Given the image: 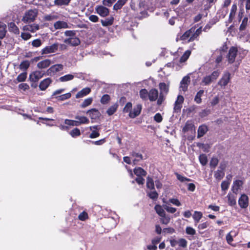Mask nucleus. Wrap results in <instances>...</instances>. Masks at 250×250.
<instances>
[{
    "instance_id": "1",
    "label": "nucleus",
    "mask_w": 250,
    "mask_h": 250,
    "mask_svg": "<svg viewBox=\"0 0 250 250\" xmlns=\"http://www.w3.org/2000/svg\"><path fill=\"white\" fill-rule=\"evenodd\" d=\"M38 14V11L37 9H30L24 13L22 21L24 23H30L34 21Z\"/></svg>"
},
{
    "instance_id": "2",
    "label": "nucleus",
    "mask_w": 250,
    "mask_h": 250,
    "mask_svg": "<svg viewBox=\"0 0 250 250\" xmlns=\"http://www.w3.org/2000/svg\"><path fill=\"white\" fill-rule=\"evenodd\" d=\"M218 71H213L211 75L204 77L201 82V84L203 85H209L212 82L215 80L219 76Z\"/></svg>"
},
{
    "instance_id": "3",
    "label": "nucleus",
    "mask_w": 250,
    "mask_h": 250,
    "mask_svg": "<svg viewBox=\"0 0 250 250\" xmlns=\"http://www.w3.org/2000/svg\"><path fill=\"white\" fill-rule=\"evenodd\" d=\"M59 43H54L50 45L46 46L41 50V54L47 55L55 53L58 49Z\"/></svg>"
},
{
    "instance_id": "4",
    "label": "nucleus",
    "mask_w": 250,
    "mask_h": 250,
    "mask_svg": "<svg viewBox=\"0 0 250 250\" xmlns=\"http://www.w3.org/2000/svg\"><path fill=\"white\" fill-rule=\"evenodd\" d=\"M45 75V73L44 72L41 70H36L30 73L29 79L31 82L36 83Z\"/></svg>"
},
{
    "instance_id": "5",
    "label": "nucleus",
    "mask_w": 250,
    "mask_h": 250,
    "mask_svg": "<svg viewBox=\"0 0 250 250\" xmlns=\"http://www.w3.org/2000/svg\"><path fill=\"white\" fill-rule=\"evenodd\" d=\"M237 52L238 50L237 48L234 46L230 47L227 56L229 63H232L234 62Z\"/></svg>"
},
{
    "instance_id": "6",
    "label": "nucleus",
    "mask_w": 250,
    "mask_h": 250,
    "mask_svg": "<svg viewBox=\"0 0 250 250\" xmlns=\"http://www.w3.org/2000/svg\"><path fill=\"white\" fill-rule=\"evenodd\" d=\"M96 12L102 17H105L109 14V10L103 5H97L95 7Z\"/></svg>"
},
{
    "instance_id": "7",
    "label": "nucleus",
    "mask_w": 250,
    "mask_h": 250,
    "mask_svg": "<svg viewBox=\"0 0 250 250\" xmlns=\"http://www.w3.org/2000/svg\"><path fill=\"white\" fill-rule=\"evenodd\" d=\"M190 81V77L189 76H185L180 82V91L186 92L188 90Z\"/></svg>"
},
{
    "instance_id": "8",
    "label": "nucleus",
    "mask_w": 250,
    "mask_h": 250,
    "mask_svg": "<svg viewBox=\"0 0 250 250\" xmlns=\"http://www.w3.org/2000/svg\"><path fill=\"white\" fill-rule=\"evenodd\" d=\"M230 79V74L229 72H225L222 78L218 82V84L221 87H225L229 83Z\"/></svg>"
},
{
    "instance_id": "9",
    "label": "nucleus",
    "mask_w": 250,
    "mask_h": 250,
    "mask_svg": "<svg viewBox=\"0 0 250 250\" xmlns=\"http://www.w3.org/2000/svg\"><path fill=\"white\" fill-rule=\"evenodd\" d=\"M238 204L242 208H246L249 205V197L244 194L241 195L238 200Z\"/></svg>"
},
{
    "instance_id": "10",
    "label": "nucleus",
    "mask_w": 250,
    "mask_h": 250,
    "mask_svg": "<svg viewBox=\"0 0 250 250\" xmlns=\"http://www.w3.org/2000/svg\"><path fill=\"white\" fill-rule=\"evenodd\" d=\"M52 80L50 78H47L42 80L39 85V88L42 91L46 90L52 83Z\"/></svg>"
},
{
    "instance_id": "11",
    "label": "nucleus",
    "mask_w": 250,
    "mask_h": 250,
    "mask_svg": "<svg viewBox=\"0 0 250 250\" xmlns=\"http://www.w3.org/2000/svg\"><path fill=\"white\" fill-rule=\"evenodd\" d=\"M63 69V65L62 64H57L51 66L47 70V73L48 75L54 74L62 70Z\"/></svg>"
},
{
    "instance_id": "12",
    "label": "nucleus",
    "mask_w": 250,
    "mask_h": 250,
    "mask_svg": "<svg viewBox=\"0 0 250 250\" xmlns=\"http://www.w3.org/2000/svg\"><path fill=\"white\" fill-rule=\"evenodd\" d=\"M63 42L64 43L72 46H78L81 43L79 38L77 37L65 39Z\"/></svg>"
},
{
    "instance_id": "13",
    "label": "nucleus",
    "mask_w": 250,
    "mask_h": 250,
    "mask_svg": "<svg viewBox=\"0 0 250 250\" xmlns=\"http://www.w3.org/2000/svg\"><path fill=\"white\" fill-rule=\"evenodd\" d=\"M142 105L141 104H137L134 107L133 109L130 111L129 113V117L131 118H135L138 116L141 111Z\"/></svg>"
},
{
    "instance_id": "14",
    "label": "nucleus",
    "mask_w": 250,
    "mask_h": 250,
    "mask_svg": "<svg viewBox=\"0 0 250 250\" xmlns=\"http://www.w3.org/2000/svg\"><path fill=\"white\" fill-rule=\"evenodd\" d=\"M54 27L56 30L70 28V25L63 21H58L54 23Z\"/></svg>"
},
{
    "instance_id": "15",
    "label": "nucleus",
    "mask_w": 250,
    "mask_h": 250,
    "mask_svg": "<svg viewBox=\"0 0 250 250\" xmlns=\"http://www.w3.org/2000/svg\"><path fill=\"white\" fill-rule=\"evenodd\" d=\"M194 32V28H191L189 30L187 31L185 33L181 36V39L182 40L184 41H187L188 42H193V41H190V38L192 36V32Z\"/></svg>"
},
{
    "instance_id": "16",
    "label": "nucleus",
    "mask_w": 250,
    "mask_h": 250,
    "mask_svg": "<svg viewBox=\"0 0 250 250\" xmlns=\"http://www.w3.org/2000/svg\"><path fill=\"white\" fill-rule=\"evenodd\" d=\"M51 63V61L47 59L39 62L37 64V66L39 69H45L49 67Z\"/></svg>"
},
{
    "instance_id": "17",
    "label": "nucleus",
    "mask_w": 250,
    "mask_h": 250,
    "mask_svg": "<svg viewBox=\"0 0 250 250\" xmlns=\"http://www.w3.org/2000/svg\"><path fill=\"white\" fill-rule=\"evenodd\" d=\"M77 126L82 124H88L89 123V119L85 116L77 115L75 117Z\"/></svg>"
},
{
    "instance_id": "18",
    "label": "nucleus",
    "mask_w": 250,
    "mask_h": 250,
    "mask_svg": "<svg viewBox=\"0 0 250 250\" xmlns=\"http://www.w3.org/2000/svg\"><path fill=\"white\" fill-rule=\"evenodd\" d=\"M158 97V91L155 88L151 89L148 92V99L150 101H155Z\"/></svg>"
},
{
    "instance_id": "19",
    "label": "nucleus",
    "mask_w": 250,
    "mask_h": 250,
    "mask_svg": "<svg viewBox=\"0 0 250 250\" xmlns=\"http://www.w3.org/2000/svg\"><path fill=\"white\" fill-rule=\"evenodd\" d=\"M87 114L89 115L91 119L94 120L99 118L101 115L100 112L95 108H92L91 109L88 110L87 111Z\"/></svg>"
},
{
    "instance_id": "20",
    "label": "nucleus",
    "mask_w": 250,
    "mask_h": 250,
    "mask_svg": "<svg viewBox=\"0 0 250 250\" xmlns=\"http://www.w3.org/2000/svg\"><path fill=\"white\" fill-rule=\"evenodd\" d=\"M39 29V26L37 24H33L31 25H26L23 27V30L24 31H30L34 33Z\"/></svg>"
},
{
    "instance_id": "21",
    "label": "nucleus",
    "mask_w": 250,
    "mask_h": 250,
    "mask_svg": "<svg viewBox=\"0 0 250 250\" xmlns=\"http://www.w3.org/2000/svg\"><path fill=\"white\" fill-rule=\"evenodd\" d=\"M90 92L91 89L89 87H85L77 93L76 95V98L77 99H79L89 94Z\"/></svg>"
},
{
    "instance_id": "22",
    "label": "nucleus",
    "mask_w": 250,
    "mask_h": 250,
    "mask_svg": "<svg viewBox=\"0 0 250 250\" xmlns=\"http://www.w3.org/2000/svg\"><path fill=\"white\" fill-rule=\"evenodd\" d=\"M237 11V5L236 4H233L231 8L230 12L229 15V18L228 22L230 23L232 21L235 15L236 12Z\"/></svg>"
},
{
    "instance_id": "23",
    "label": "nucleus",
    "mask_w": 250,
    "mask_h": 250,
    "mask_svg": "<svg viewBox=\"0 0 250 250\" xmlns=\"http://www.w3.org/2000/svg\"><path fill=\"white\" fill-rule=\"evenodd\" d=\"M243 182L242 180H237L233 182L232 190L233 192L236 193L242 186Z\"/></svg>"
},
{
    "instance_id": "24",
    "label": "nucleus",
    "mask_w": 250,
    "mask_h": 250,
    "mask_svg": "<svg viewBox=\"0 0 250 250\" xmlns=\"http://www.w3.org/2000/svg\"><path fill=\"white\" fill-rule=\"evenodd\" d=\"M208 129L206 125H200L198 129V134H197V137L198 138H201V137L203 136L208 131Z\"/></svg>"
},
{
    "instance_id": "25",
    "label": "nucleus",
    "mask_w": 250,
    "mask_h": 250,
    "mask_svg": "<svg viewBox=\"0 0 250 250\" xmlns=\"http://www.w3.org/2000/svg\"><path fill=\"white\" fill-rule=\"evenodd\" d=\"M194 28V32H192V35L190 38V41H194L197 39L198 36L201 34L202 32V27L196 29L195 26L192 27Z\"/></svg>"
},
{
    "instance_id": "26",
    "label": "nucleus",
    "mask_w": 250,
    "mask_h": 250,
    "mask_svg": "<svg viewBox=\"0 0 250 250\" xmlns=\"http://www.w3.org/2000/svg\"><path fill=\"white\" fill-rule=\"evenodd\" d=\"M131 156L134 158L133 164L136 165L137 162L140 161L143 159V156L141 154L136 152H132L131 153Z\"/></svg>"
},
{
    "instance_id": "27",
    "label": "nucleus",
    "mask_w": 250,
    "mask_h": 250,
    "mask_svg": "<svg viewBox=\"0 0 250 250\" xmlns=\"http://www.w3.org/2000/svg\"><path fill=\"white\" fill-rule=\"evenodd\" d=\"M134 174L137 176H145L146 175V172L140 167H138L134 169Z\"/></svg>"
},
{
    "instance_id": "28",
    "label": "nucleus",
    "mask_w": 250,
    "mask_h": 250,
    "mask_svg": "<svg viewBox=\"0 0 250 250\" xmlns=\"http://www.w3.org/2000/svg\"><path fill=\"white\" fill-rule=\"evenodd\" d=\"M127 0H118L113 6V10L117 11L122 8Z\"/></svg>"
},
{
    "instance_id": "29",
    "label": "nucleus",
    "mask_w": 250,
    "mask_h": 250,
    "mask_svg": "<svg viewBox=\"0 0 250 250\" xmlns=\"http://www.w3.org/2000/svg\"><path fill=\"white\" fill-rule=\"evenodd\" d=\"M74 76L72 74H66L59 78V81L61 82H66L72 80Z\"/></svg>"
},
{
    "instance_id": "30",
    "label": "nucleus",
    "mask_w": 250,
    "mask_h": 250,
    "mask_svg": "<svg viewBox=\"0 0 250 250\" xmlns=\"http://www.w3.org/2000/svg\"><path fill=\"white\" fill-rule=\"evenodd\" d=\"M118 104L117 103L110 106L107 110L106 113L109 116L113 115L117 110Z\"/></svg>"
},
{
    "instance_id": "31",
    "label": "nucleus",
    "mask_w": 250,
    "mask_h": 250,
    "mask_svg": "<svg viewBox=\"0 0 250 250\" xmlns=\"http://www.w3.org/2000/svg\"><path fill=\"white\" fill-rule=\"evenodd\" d=\"M183 130L185 132L188 131L189 130L195 131V127L193 124L191 122H187L183 128Z\"/></svg>"
},
{
    "instance_id": "32",
    "label": "nucleus",
    "mask_w": 250,
    "mask_h": 250,
    "mask_svg": "<svg viewBox=\"0 0 250 250\" xmlns=\"http://www.w3.org/2000/svg\"><path fill=\"white\" fill-rule=\"evenodd\" d=\"M140 98L144 101H146L148 99V92L146 89H142L139 91Z\"/></svg>"
},
{
    "instance_id": "33",
    "label": "nucleus",
    "mask_w": 250,
    "mask_h": 250,
    "mask_svg": "<svg viewBox=\"0 0 250 250\" xmlns=\"http://www.w3.org/2000/svg\"><path fill=\"white\" fill-rule=\"evenodd\" d=\"M155 210L157 213L161 217H164L166 215V213L162 206L157 205L155 206Z\"/></svg>"
},
{
    "instance_id": "34",
    "label": "nucleus",
    "mask_w": 250,
    "mask_h": 250,
    "mask_svg": "<svg viewBox=\"0 0 250 250\" xmlns=\"http://www.w3.org/2000/svg\"><path fill=\"white\" fill-rule=\"evenodd\" d=\"M114 19L113 17L107 18L105 20H101V22L103 26H108L111 25L113 23Z\"/></svg>"
},
{
    "instance_id": "35",
    "label": "nucleus",
    "mask_w": 250,
    "mask_h": 250,
    "mask_svg": "<svg viewBox=\"0 0 250 250\" xmlns=\"http://www.w3.org/2000/svg\"><path fill=\"white\" fill-rule=\"evenodd\" d=\"M214 176L216 179L220 180L224 177L225 172L222 170L218 169L214 172Z\"/></svg>"
},
{
    "instance_id": "36",
    "label": "nucleus",
    "mask_w": 250,
    "mask_h": 250,
    "mask_svg": "<svg viewBox=\"0 0 250 250\" xmlns=\"http://www.w3.org/2000/svg\"><path fill=\"white\" fill-rule=\"evenodd\" d=\"M159 88L161 91L160 94L165 93L167 94L168 91V87L166 83H161L159 84Z\"/></svg>"
},
{
    "instance_id": "37",
    "label": "nucleus",
    "mask_w": 250,
    "mask_h": 250,
    "mask_svg": "<svg viewBox=\"0 0 250 250\" xmlns=\"http://www.w3.org/2000/svg\"><path fill=\"white\" fill-rule=\"evenodd\" d=\"M204 91L203 90H200L196 94L194 98V101L197 104H200L202 102L201 97L203 95Z\"/></svg>"
},
{
    "instance_id": "38",
    "label": "nucleus",
    "mask_w": 250,
    "mask_h": 250,
    "mask_svg": "<svg viewBox=\"0 0 250 250\" xmlns=\"http://www.w3.org/2000/svg\"><path fill=\"white\" fill-rule=\"evenodd\" d=\"M71 0H54V5L57 6L67 5Z\"/></svg>"
},
{
    "instance_id": "39",
    "label": "nucleus",
    "mask_w": 250,
    "mask_h": 250,
    "mask_svg": "<svg viewBox=\"0 0 250 250\" xmlns=\"http://www.w3.org/2000/svg\"><path fill=\"white\" fill-rule=\"evenodd\" d=\"M227 197L228 198V204L229 206H233L236 204V198L234 195L229 194Z\"/></svg>"
},
{
    "instance_id": "40",
    "label": "nucleus",
    "mask_w": 250,
    "mask_h": 250,
    "mask_svg": "<svg viewBox=\"0 0 250 250\" xmlns=\"http://www.w3.org/2000/svg\"><path fill=\"white\" fill-rule=\"evenodd\" d=\"M203 216V214L200 211H195L193 215V218L196 223L199 222Z\"/></svg>"
},
{
    "instance_id": "41",
    "label": "nucleus",
    "mask_w": 250,
    "mask_h": 250,
    "mask_svg": "<svg viewBox=\"0 0 250 250\" xmlns=\"http://www.w3.org/2000/svg\"><path fill=\"white\" fill-rule=\"evenodd\" d=\"M190 54L191 51L190 50H187L181 57L180 59V62L182 63L186 62L189 58Z\"/></svg>"
},
{
    "instance_id": "42",
    "label": "nucleus",
    "mask_w": 250,
    "mask_h": 250,
    "mask_svg": "<svg viewBox=\"0 0 250 250\" xmlns=\"http://www.w3.org/2000/svg\"><path fill=\"white\" fill-rule=\"evenodd\" d=\"M146 187L148 188H149L151 190L154 189V181L152 178L151 177H148L147 178Z\"/></svg>"
},
{
    "instance_id": "43",
    "label": "nucleus",
    "mask_w": 250,
    "mask_h": 250,
    "mask_svg": "<svg viewBox=\"0 0 250 250\" xmlns=\"http://www.w3.org/2000/svg\"><path fill=\"white\" fill-rule=\"evenodd\" d=\"M27 78V73L26 72H23L19 74L17 79L16 81H17L18 82H23L25 81V80Z\"/></svg>"
},
{
    "instance_id": "44",
    "label": "nucleus",
    "mask_w": 250,
    "mask_h": 250,
    "mask_svg": "<svg viewBox=\"0 0 250 250\" xmlns=\"http://www.w3.org/2000/svg\"><path fill=\"white\" fill-rule=\"evenodd\" d=\"M178 245L179 247L186 248L188 245V241L184 238H180L178 240Z\"/></svg>"
},
{
    "instance_id": "45",
    "label": "nucleus",
    "mask_w": 250,
    "mask_h": 250,
    "mask_svg": "<svg viewBox=\"0 0 250 250\" xmlns=\"http://www.w3.org/2000/svg\"><path fill=\"white\" fill-rule=\"evenodd\" d=\"M30 62L27 61V60H25V61H24L23 62H22L20 66H19V67L20 68V69L21 70H26L28 69V68L30 66Z\"/></svg>"
},
{
    "instance_id": "46",
    "label": "nucleus",
    "mask_w": 250,
    "mask_h": 250,
    "mask_svg": "<svg viewBox=\"0 0 250 250\" xmlns=\"http://www.w3.org/2000/svg\"><path fill=\"white\" fill-rule=\"evenodd\" d=\"M69 134L73 138L79 136L81 135L80 130L78 128H75L70 131Z\"/></svg>"
},
{
    "instance_id": "47",
    "label": "nucleus",
    "mask_w": 250,
    "mask_h": 250,
    "mask_svg": "<svg viewBox=\"0 0 250 250\" xmlns=\"http://www.w3.org/2000/svg\"><path fill=\"white\" fill-rule=\"evenodd\" d=\"M6 32V25L0 23V39H3L5 37Z\"/></svg>"
},
{
    "instance_id": "48",
    "label": "nucleus",
    "mask_w": 250,
    "mask_h": 250,
    "mask_svg": "<svg viewBox=\"0 0 250 250\" xmlns=\"http://www.w3.org/2000/svg\"><path fill=\"white\" fill-rule=\"evenodd\" d=\"M71 96V94L70 93H67L60 96H57L56 97L58 101H64L66 99H69Z\"/></svg>"
},
{
    "instance_id": "49",
    "label": "nucleus",
    "mask_w": 250,
    "mask_h": 250,
    "mask_svg": "<svg viewBox=\"0 0 250 250\" xmlns=\"http://www.w3.org/2000/svg\"><path fill=\"white\" fill-rule=\"evenodd\" d=\"M92 101H93L92 98H87L83 101V102L81 104V106L82 108H84V107L89 105L90 104H91L92 102Z\"/></svg>"
},
{
    "instance_id": "50",
    "label": "nucleus",
    "mask_w": 250,
    "mask_h": 250,
    "mask_svg": "<svg viewBox=\"0 0 250 250\" xmlns=\"http://www.w3.org/2000/svg\"><path fill=\"white\" fill-rule=\"evenodd\" d=\"M64 34L66 37H69L68 38H71L76 37V32L75 30H66Z\"/></svg>"
},
{
    "instance_id": "51",
    "label": "nucleus",
    "mask_w": 250,
    "mask_h": 250,
    "mask_svg": "<svg viewBox=\"0 0 250 250\" xmlns=\"http://www.w3.org/2000/svg\"><path fill=\"white\" fill-rule=\"evenodd\" d=\"M58 18V16L55 15H46L44 16L43 19L46 21H52L57 20Z\"/></svg>"
},
{
    "instance_id": "52",
    "label": "nucleus",
    "mask_w": 250,
    "mask_h": 250,
    "mask_svg": "<svg viewBox=\"0 0 250 250\" xmlns=\"http://www.w3.org/2000/svg\"><path fill=\"white\" fill-rule=\"evenodd\" d=\"M200 162L203 166H205L208 162L207 157L205 154H201L199 157Z\"/></svg>"
},
{
    "instance_id": "53",
    "label": "nucleus",
    "mask_w": 250,
    "mask_h": 250,
    "mask_svg": "<svg viewBox=\"0 0 250 250\" xmlns=\"http://www.w3.org/2000/svg\"><path fill=\"white\" fill-rule=\"evenodd\" d=\"M248 18L247 17H245L242 20V23L240 26V30H244L245 29L246 26L248 25Z\"/></svg>"
},
{
    "instance_id": "54",
    "label": "nucleus",
    "mask_w": 250,
    "mask_h": 250,
    "mask_svg": "<svg viewBox=\"0 0 250 250\" xmlns=\"http://www.w3.org/2000/svg\"><path fill=\"white\" fill-rule=\"evenodd\" d=\"M219 102V98L218 96H216L210 100L209 104L210 106H214L217 104Z\"/></svg>"
},
{
    "instance_id": "55",
    "label": "nucleus",
    "mask_w": 250,
    "mask_h": 250,
    "mask_svg": "<svg viewBox=\"0 0 250 250\" xmlns=\"http://www.w3.org/2000/svg\"><path fill=\"white\" fill-rule=\"evenodd\" d=\"M132 107V104L130 102H128L124 107L123 109V112L125 113H130V111H131Z\"/></svg>"
},
{
    "instance_id": "56",
    "label": "nucleus",
    "mask_w": 250,
    "mask_h": 250,
    "mask_svg": "<svg viewBox=\"0 0 250 250\" xmlns=\"http://www.w3.org/2000/svg\"><path fill=\"white\" fill-rule=\"evenodd\" d=\"M218 159L217 158L213 157L210 162V166L211 168H214L218 164Z\"/></svg>"
},
{
    "instance_id": "57",
    "label": "nucleus",
    "mask_w": 250,
    "mask_h": 250,
    "mask_svg": "<svg viewBox=\"0 0 250 250\" xmlns=\"http://www.w3.org/2000/svg\"><path fill=\"white\" fill-rule=\"evenodd\" d=\"M147 194L150 198L153 199V200L157 199V198L158 197V193L154 189L152 191H151L149 192H148Z\"/></svg>"
},
{
    "instance_id": "58",
    "label": "nucleus",
    "mask_w": 250,
    "mask_h": 250,
    "mask_svg": "<svg viewBox=\"0 0 250 250\" xmlns=\"http://www.w3.org/2000/svg\"><path fill=\"white\" fill-rule=\"evenodd\" d=\"M186 232L187 234L190 235H194L196 233V230L195 229L191 227H187L186 228Z\"/></svg>"
},
{
    "instance_id": "59",
    "label": "nucleus",
    "mask_w": 250,
    "mask_h": 250,
    "mask_svg": "<svg viewBox=\"0 0 250 250\" xmlns=\"http://www.w3.org/2000/svg\"><path fill=\"white\" fill-rule=\"evenodd\" d=\"M31 44L33 47H39L42 44V42L40 39H36L31 42Z\"/></svg>"
},
{
    "instance_id": "60",
    "label": "nucleus",
    "mask_w": 250,
    "mask_h": 250,
    "mask_svg": "<svg viewBox=\"0 0 250 250\" xmlns=\"http://www.w3.org/2000/svg\"><path fill=\"white\" fill-rule=\"evenodd\" d=\"M175 175L176 176L177 178L181 182L190 181V179L186 177L183 176L182 175L178 174V173H175Z\"/></svg>"
},
{
    "instance_id": "61",
    "label": "nucleus",
    "mask_w": 250,
    "mask_h": 250,
    "mask_svg": "<svg viewBox=\"0 0 250 250\" xmlns=\"http://www.w3.org/2000/svg\"><path fill=\"white\" fill-rule=\"evenodd\" d=\"M110 96L107 94L104 95L101 99V103L103 104H107L110 100Z\"/></svg>"
},
{
    "instance_id": "62",
    "label": "nucleus",
    "mask_w": 250,
    "mask_h": 250,
    "mask_svg": "<svg viewBox=\"0 0 250 250\" xmlns=\"http://www.w3.org/2000/svg\"><path fill=\"white\" fill-rule=\"evenodd\" d=\"M163 207L167 212L171 213H173L176 211V208L169 207L167 205H163Z\"/></svg>"
},
{
    "instance_id": "63",
    "label": "nucleus",
    "mask_w": 250,
    "mask_h": 250,
    "mask_svg": "<svg viewBox=\"0 0 250 250\" xmlns=\"http://www.w3.org/2000/svg\"><path fill=\"white\" fill-rule=\"evenodd\" d=\"M87 218L88 214L85 211L81 212L78 216V218L81 221H85Z\"/></svg>"
},
{
    "instance_id": "64",
    "label": "nucleus",
    "mask_w": 250,
    "mask_h": 250,
    "mask_svg": "<svg viewBox=\"0 0 250 250\" xmlns=\"http://www.w3.org/2000/svg\"><path fill=\"white\" fill-rule=\"evenodd\" d=\"M116 0H103L102 3L104 6L110 7Z\"/></svg>"
}]
</instances>
